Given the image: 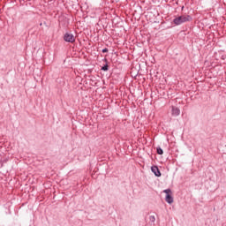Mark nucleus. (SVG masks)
<instances>
[{
  "label": "nucleus",
  "mask_w": 226,
  "mask_h": 226,
  "mask_svg": "<svg viewBox=\"0 0 226 226\" xmlns=\"http://www.w3.org/2000/svg\"><path fill=\"white\" fill-rule=\"evenodd\" d=\"M171 114L172 116L177 117L179 114H181V110L177 107H172Z\"/></svg>",
  "instance_id": "5"
},
{
  "label": "nucleus",
  "mask_w": 226,
  "mask_h": 226,
  "mask_svg": "<svg viewBox=\"0 0 226 226\" xmlns=\"http://www.w3.org/2000/svg\"><path fill=\"white\" fill-rule=\"evenodd\" d=\"M151 170L154 174V176H156V177H162V172H160V169H158V166H152Z\"/></svg>",
  "instance_id": "4"
},
{
  "label": "nucleus",
  "mask_w": 226,
  "mask_h": 226,
  "mask_svg": "<svg viewBox=\"0 0 226 226\" xmlns=\"http://www.w3.org/2000/svg\"><path fill=\"white\" fill-rule=\"evenodd\" d=\"M192 20V16L190 15H181L173 19L175 26H181L185 22H190Z\"/></svg>",
  "instance_id": "1"
},
{
  "label": "nucleus",
  "mask_w": 226,
  "mask_h": 226,
  "mask_svg": "<svg viewBox=\"0 0 226 226\" xmlns=\"http://www.w3.org/2000/svg\"><path fill=\"white\" fill-rule=\"evenodd\" d=\"M149 220H150V222H152L153 223H154V222L156 221V218L154 217V215H151V216L149 217Z\"/></svg>",
  "instance_id": "7"
},
{
  "label": "nucleus",
  "mask_w": 226,
  "mask_h": 226,
  "mask_svg": "<svg viewBox=\"0 0 226 226\" xmlns=\"http://www.w3.org/2000/svg\"><path fill=\"white\" fill-rule=\"evenodd\" d=\"M163 193H166V202H168V204H172L174 202V198L172 197V191L170 189H166L163 191Z\"/></svg>",
  "instance_id": "2"
},
{
  "label": "nucleus",
  "mask_w": 226,
  "mask_h": 226,
  "mask_svg": "<svg viewBox=\"0 0 226 226\" xmlns=\"http://www.w3.org/2000/svg\"><path fill=\"white\" fill-rule=\"evenodd\" d=\"M106 52H109V49L105 48L102 49V53L105 54Z\"/></svg>",
  "instance_id": "9"
},
{
  "label": "nucleus",
  "mask_w": 226,
  "mask_h": 226,
  "mask_svg": "<svg viewBox=\"0 0 226 226\" xmlns=\"http://www.w3.org/2000/svg\"><path fill=\"white\" fill-rule=\"evenodd\" d=\"M156 151H157V154H163V149H162V147H158L156 148Z\"/></svg>",
  "instance_id": "6"
},
{
  "label": "nucleus",
  "mask_w": 226,
  "mask_h": 226,
  "mask_svg": "<svg viewBox=\"0 0 226 226\" xmlns=\"http://www.w3.org/2000/svg\"><path fill=\"white\" fill-rule=\"evenodd\" d=\"M64 41H67L68 43H75V36L72 34L66 33L64 35Z\"/></svg>",
  "instance_id": "3"
},
{
  "label": "nucleus",
  "mask_w": 226,
  "mask_h": 226,
  "mask_svg": "<svg viewBox=\"0 0 226 226\" xmlns=\"http://www.w3.org/2000/svg\"><path fill=\"white\" fill-rule=\"evenodd\" d=\"M102 70L103 72H107V71L109 70V65L106 64V65L102 66Z\"/></svg>",
  "instance_id": "8"
}]
</instances>
